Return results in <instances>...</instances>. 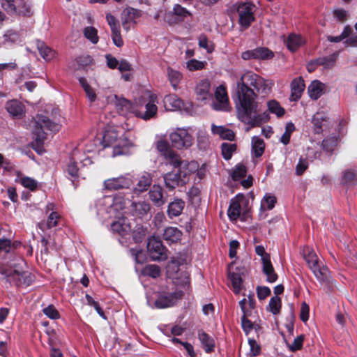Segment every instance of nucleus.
I'll return each instance as SVG.
<instances>
[{"label": "nucleus", "instance_id": "a878e982", "mask_svg": "<svg viewBox=\"0 0 357 357\" xmlns=\"http://www.w3.org/2000/svg\"><path fill=\"white\" fill-rule=\"evenodd\" d=\"M36 43L40 55L45 61H50L55 57V51L48 47L43 41L36 40Z\"/></svg>", "mask_w": 357, "mask_h": 357}, {"label": "nucleus", "instance_id": "f257e3e1", "mask_svg": "<svg viewBox=\"0 0 357 357\" xmlns=\"http://www.w3.org/2000/svg\"><path fill=\"white\" fill-rule=\"evenodd\" d=\"M236 86L235 105L256 99L257 95L250 86H252L257 92L263 93L266 91L267 84L264 78L252 71H248L241 75Z\"/></svg>", "mask_w": 357, "mask_h": 357}, {"label": "nucleus", "instance_id": "b1692460", "mask_svg": "<svg viewBox=\"0 0 357 357\" xmlns=\"http://www.w3.org/2000/svg\"><path fill=\"white\" fill-rule=\"evenodd\" d=\"M165 107L168 110H178L183 107V100L175 94H169L164 98Z\"/></svg>", "mask_w": 357, "mask_h": 357}, {"label": "nucleus", "instance_id": "603ef678", "mask_svg": "<svg viewBox=\"0 0 357 357\" xmlns=\"http://www.w3.org/2000/svg\"><path fill=\"white\" fill-rule=\"evenodd\" d=\"M158 151L165 157L173 150L170 148L169 143L165 140H160L156 144Z\"/></svg>", "mask_w": 357, "mask_h": 357}, {"label": "nucleus", "instance_id": "f3484780", "mask_svg": "<svg viewBox=\"0 0 357 357\" xmlns=\"http://www.w3.org/2000/svg\"><path fill=\"white\" fill-rule=\"evenodd\" d=\"M216 102L213 104L215 110L227 111L229 108V99L226 89L220 85L215 92Z\"/></svg>", "mask_w": 357, "mask_h": 357}, {"label": "nucleus", "instance_id": "1a4fd4ad", "mask_svg": "<svg viewBox=\"0 0 357 357\" xmlns=\"http://www.w3.org/2000/svg\"><path fill=\"white\" fill-rule=\"evenodd\" d=\"M193 172L179 168L178 171L165 174L163 176L165 186L169 190H174L177 186L183 185L188 181L189 175Z\"/></svg>", "mask_w": 357, "mask_h": 357}, {"label": "nucleus", "instance_id": "69168bd1", "mask_svg": "<svg viewBox=\"0 0 357 357\" xmlns=\"http://www.w3.org/2000/svg\"><path fill=\"white\" fill-rule=\"evenodd\" d=\"M106 20L110 26L111 31L120 29L119 21L110 13L107 14Z\"/></svg>", "mask_w": 357, "mask_h": 357}, {"label": "nucleus", "instance_id": "7ed1b4c3", "mask_svg": "<svg viewBox=\"0 0 357 357\" xmlns=\"http://www.w3.org/2000/svg\"><path fill=\"white\" fill-rule=\"evenodd\" d=\"M150 98L151 100L146 105L145 112L138 110L136 105L132 104L128 100L124 98H119L117 96H114V105L116 109L121 115L127 116L130 114H134L137 117L144 120H149L156 114L158 110V107L154 103L153 96H151Z\"/></svg>", "mask_w": 357, "mask_h": 357}, {"label": "nucleus", "instance_id": "c9c22d12", "mask_svg": "<svg viewBox=\"0 0 357 357\" xmlns=\"http://www.w3.org/2000/svg\"><path fill=\"white\" fill-rule=\"evenodd\" d=\"M287 46L291 51H296L303 43L302 38L296 34H290L287 40Z\"/></svg>", "mask_w": 357, "mask_h": 357}, {"label": "nucleus", "instance_id": "2eb2a0df", "mask_svg": "<svg viewBox=\"0 0 357 357\" xmlns=\"http://www.w3.org/2000/svg\"><path fill=\"white\" fill-rule=\"evenodd\" d=\"M5 109L13 119H21L25 115V105L19 100L12 99L5 104Z\"/></svg>", "mask_w": 357, "mask_h": 357}, {"label": "nucleus", "instance_id": "09e8293b", "mask_svg": "<svg viewBox=\"0 0 357 357\" xmlns=\"http://www.w3.org/2000/svg\"><path fill=\"white\" fill-rule=\"evenodd\" d=\"M273 314H278L281 308V299L278 296L272 297L269 301L268 307Z\"/></svg>", "mask_w": 357, "mask_h": 357}, {"label": "nucleus", "instance_id": "e2e57ef3", "mask_svg": "<svg viewBox=\"0 0 357 357\" xmlns=\"http://www.w3.org/2000/svg\"><path fill=\"white\" fill-rule=\"evenodd\" d=\"M308 167V162L307 160L302 158H300L298 164L296 166V174L298 176L302 175Z\"/></svg>", "mask_w": 357, "mask_h": 357}, {"label": "nucleus", "instance_id": "de8ad7c7", "mask_svg": "<svg viewBox=\"0 0 357 357\" xmlns=\"http://www.w3.org/2000/svg\"><path fill=\"white\" fill-rule=\"evenodd\" d=\"M221 147L222 154L225 160H229L236 149V144L228 143H222Z\"/></svg>", "mask_w": 357, "mask_h": 357}, {"label": "nucleus", "instance_id": "4c0bfd02", "mask_svg": "<svg viewBox=\"0 0 357 357\" xmlns=\"http://www.w3.org/2000/svg\"><path fill=\"white\" fill-rule=\"evenodd\" d=\"M167 75L172 87L176 90L177 89L178 84L180 83L183 78L182 74L177 70H175L171 68H168Z\"/></svg>", "mask_w": 357, "mask_h": 357}, {"label": "nucleus", "instance_id": "c03bdc74", "mask_svg": "<svg viewBox=\"0 0 357 357\" xmlns=\"http://www.w3.org/2000/svg\"><path fill=\"white\" fill-rule=\"evenodd\" d=\"M84 35L85 38L89 40L93 44L98 42V31L93 26H87L84 29Z\"/></svg>", "mask_w": 357, "mask_h": 357}, {"label": "nucleus", "instance_id": "6ab92c4d", "mask_svg": "<svg viewBox=\"0 0 357 357\" xmlns=\"http://www.w3.org/2000/svg\"><path fill=\"white\" fill-rule=\"evenodd\" d=\"M116 218L117 220L112 223L111 229L122 236L129 234L131 231V225L128 220L123 215H117Z\"/></svg>", "mask_w": 357, "mask_h": 357}, {"label": "nucleus", "instance_id": "49530a36", "mask_svg": "<svg viewBox=\"0 0 357 357\" xmlns=\"http://www.w3.org/2000/svg\"><path fill=\"white\" fill-rule=\"evenodd\" d=\"M275 202V197L266 194L261 202V208L271 210L274 208Z\"/></svg>", "mask_w": 357, "mask_h": 357}, {"label": "nucleus", "instance_id": "052dcab7", "mask_svg": "<svg viewBox=\"0 0 357 357\" xmlns=\"http://www.w3.org/2000/svg\"><path fill=\"white\" fill-rule=\"evenodd\" d=\"M334 18L339 22H343L347 20L348 12L343 8H336L333 11Z\"/></svg>", "mask_w": 357, "mask_h": 357}, {"label": "nucleus", "instance_id": "3c124183", "mask_svg": "<svg viewBox=\"0 0 357 357\" xmlns=\"http://www.w3.org/2000/svg\"><path fill=\"white\" fill-rule=\"evenodd\" d=\"M337 138L335 137H328L322 141V147L328 152L333 151L337 144Z\"/></svg>", "mask_w": 357, "mask_h": 357}, {"label": "nucleus", "instance_id": "bf43d9fd", "mask_svg": "<svg viewBox=\"0 0 357 357\" xmlns=\"http://www.w3.org/2000/svg\"><path fill=\"white\" fill-rule=\"evenodd\" d=\"M78 171L79 169L77 167V163L70 159L67 165L66 172L72 178H76L78 177Z\"/></svg>", "mask_w": 357, "mask_h": 357}, {"label": "nucleus", "instance_id": "20e7f679", "mask_svg": "<svg viewBox=\"0 0 357 357\" xmlns=\"http://www.w3.org/2000/svg\"><path fill=\"white\" fill-rule=\"evenodd\" d=\"M126 205V200L121 195L114 197H105L98 201L97 204V214L103 216L104 212L108 214V218H116L121 215V211Z\"/></svg>", "mask_w": 357, "mask_h": 357}, {"label": "nucleus", "instance_id": "864d4df0", "mask_svg": "<svg viewBox=\"0 0 357 357\" xmlns=\"http://www.w3.org/2000/svg\"><path fill=\"white\" fill-rule=\"evenodd\" d=\"M43 312L51 319H59L60 314L53 305H49L43 310Z\"/></svg>", "mask_w": 357, "mask_h": 357}, {"label": "nucleus", "instance_id": "393cba45", "mask_svg": "<svg viewBox=\"0 0 357 357\" xmlns=\"http://www.w3.org/2000/svg\"><path fill=\"white\" fill-rule=\"evenodd\" d=\"M198 338L206 353L208 354L213 351L215 348V340L213 337L204 331H200L198 333Z\"/></svg>", "mask_w": 357, "mask_h": 357}, {"label": "nucleus", "instance_id": "37998d69", "mask_svg": "<svg viewBox=\"0 0 357 357\" xmlns=\"http://www.w3.org/2000/svg\"><path fill=\"white\" fill-rule=\"evenodd\" d=\"M199 46L206 50L207 52L211 53L214 50V45L213 42L208 40L205 34H201L198 38Z\"/></svg>", "mask_w": 357, "mask_h": 357}, {"label": "nucleus", "instance_id": "0e129e2a", "mask_svg": "<svg viewBox=\"0 0 357 357\" xmlns=\"http://www.w3.org/2000/svg\"><path fill=\"white\" fill-rule=\"evenodd\" d=\"M271 289L268 287L258 286L257 287V297L259 300H264L271 295Z\"/></svg>", "mask_w": 357, "mask_h": 357}, {"label": "nucleus", "instance_id": "7c9ffc66", "mask_svg": "<svg viewBox=\"0 0 357 357\" xmlns=\"http://www.w3.org/2000/svg\"><path fill=\"white\" fill-rule=\"evenodd\" d=\"M32 13V3L29 0H20L18 1L15 14L31 16Z\"/></svg>", "mask_w": 357, "mask_h": 357}, {"label": "nucleus", "instance_id": "f03ea898", "mask_svg": "<svg viewBox=\"0 0 357 357\" xmlns=\"http://www.w3.org/2000/svg\"><path fill=\"white\" fill-rule=\"evenodd\" d=\"M238 119L252 127L259 126L268 121L269 115L266 112L259 113V103L256 99L243 103L236 104Z\"/></svg>", "mask_w": 357, "mask_h": 357}, {"label": "nucleus", "instance_id": "58836bf2", "mask_svg": "<svg viewBox=\"0 0 357 357\" xmlns=\"http://www.w3.org/2000/svg\"><path fill=\"white\" fill-rule=\"evenodd\" d=\"M143 275L149 276L152 278H157L160 275V269L155 264H150L144 266L142 270Z\"/></svg>", "mask_w": 357, "mask_h": 357}, {"label": "nucleus", "instance_id": "79ce46f5", "mask_svg": "<svg viewBox=\"0 0 357 357\" xmlns=\"http://www.w3.org/2000/svg\"><path fill=\"white\" fill-rule=\"evenodd\" d=\"M118 135L114 130H107L102 137L103 146L108 147L112 146L117 139Z\"/></svg>", "mask_w": 357, "mask_h": 357}, {"label": "nucleus", "instance_id": "72a5a7b5", "mask_svg": "<svg viewBox=\"0 0 357 357\" xmlns=\"http://www.w3.org/2000/svg\"><path fill=\"white\" fill-rule=\"evenodd\" d=\"M337 56V53H333L328 56L319 57L315 59V63L317 65L323 66L324 68L330 69L335 66Z\"/></svg>", "mask_w": 357, "mask_h": 357}, {"label": "nucleus", "instance_id": "473e14b6", "mask_svg": "<svg viewBox=\"0 0 357 357\" xmlns=\"http://www.w3.org/2000/svg\"><path fill=\"white\" fill-rule=\"evenodd\" d=\"M264 149L265 143L262 139L257 136L252 138V152L255 157H261L264 152Z\"/></svg>", "mask_w": 357, "mask_h": 357}, {"label": "nucleus", "instance_id": "8fccbe9b", "mask_svg": "<svg viewBox=\"0 0 357 357\" xmlns=\"http://www.w3.org/2000/svg\"><path fill=\"white\" fill-rule=\"evenodd\" d=\"M19 181L24 188L32 191L36 190L38 185V183L35 179L28 176L20 177Z\"/></svg>", "mask_w": 357, "mask_h": 357}, {"label": "nucleus", "instance_id": "f704fd0d", "mask_svg": "<svg viewBox=\"0 0 357 357\" xmlns=\"http://www.w3.org/2000/svg\"><path fill=\"white\" fill-rule=\"evenodd\" d=\"M254 59L255 60H266L272 59L274 54L267 47H257L253 50Z\"/></svg>", "mask_w": 357, "mask_h": 357}, {"label": "nucleus", "instance_id": "dca6fc26", "mask_svg": "<svg viewBox=\"0 0 357 357\" xmlns=\"http://www.w3.org/2000/svg\"><path fill=\"white\" fill-rule=\"evenodd\" d=\"M150 200L157 207L162 206L167 202V193L159 185H153L149 192Z\"/></svg>", "mask_w": 357, "mask_h": 357}, {"label": "nucleus", "instance_id": "680f3d73", "mask_svg": "<svg viewBox=\"0 0 357 357\" xmlns=\"http://www.w3.org/2000/svg\"><path fill=\"white\" fill-rule=\"evenodd\" d=\"M123 15L126 16L125 20L132 22L139 16V10L132 8H128L123 10Z\"/></svg>", "mask_w": 357, "mask_h": 357}, {"label": "nucleus", "instance_id": "6e6d98bb", "mask_svg": "<svg viewBox=\"0 0 357 357\" xmlns=\"http://www.w3.org/2000/svg\"><path fill=\"white\" fill-rule=\"evenodd\" d=\"M303 341H304V335H300L298 336H297L292 344H288V347L289 349V350L291 351H296L298 350H300L302 347H303Z\"/></svg>", "mask_w": 357, "mask_h": 357}, {"label": "nucleus", "instance_id": "ddd939ff", "mask_svg": "<svg viewBox=\"0 0 357 357\" xmlns=\"http://www.w3.org/2000/svg\"><path fill=\"white\" fill-rule=\"evenodd\" d=\"M132 184V180L131 178L126 175L108 178L104 181L105 188L110 191L128 189Z\"/></svg>", "mask_w": 357, "mask_h": 357}, {"label": "nucleus", "instance_id": "e433bc0d", "mask_svg": "<svg viewBox=\"0 0 357 357\" xmlns=\"http://www.w3.org/2000/svg\"><path fill=\"white\" fill-rule=\"evenodd\" d=\"M79 82L84 90L89 100L91 102H94L96 100L95 90L87 83L86 79L83 77L79 78Z\"/></svg>", "mask_w": 357, "mask_h": 357}, {"label": "nucleus", "instance_id": "cd10ccee", "mask_svg": "<svg viewBox=\"0 0 357 357\" xmlns=\"http://www.w3.org/2000/svg\"><path fill=\"white\" fill-rule=\"evenodd\" d=\"M182 236V232L174 227H167L163 232V238L168 243H173L178 242Z\"/></svg>", "mask_w": 357, "mask_h": 357}, {"label": "nucleus", "instance_id": "6e6552de", "mask_svg": "<svg viewBox=\"0 0 357 357\" xmlns=\"http://www.w3.org/2000/svg\"><path fill=\"white\" fill-rule=\"evenodd\" d=\"M255 6L251 2L241 3L237 7L238 24L243 29H247L255 20Z\"/></svg>", "mask_w": 357, "mask_h": 357}, {"label": "nucleus", "instance_id": "412c9836", "mask_svg": "<svg viewBox=\"0 0 357 357\" xmlns=\"http://www.w3.org/2000/svg\"><path fill=\"white\" fill-rule=\"evenodd\" d=\"M185 203L180 198H174L167 206V214L170 219L179 216L184 209Z\"/></svg>", "mask_w": 357, "mask_h": 357}, {"label": "nucleus", "instance_id": "2f4dec72", "mask_svg": "<svg viewBox=\"0 0 357 357\" xmlns=\"http://www.w3.org/2000/svg\"><path fill=\"white\" fill-rule=\"evenodd\" d=\"M327 115L324 112H317L312 116V123L315 133L319 134L322 132L324 122L327 120Z\"/></svg>", "mask_w": 357, "mask_h": 357}, {"label": "nucleus", "instance_id": "5fc2aeb1", "mask_svg": "<svg viewBox=\"0 0 357 357\" xmlns=\"http://www.w3.org/2000/svg\"><path fill=\"white\" fill-rule=\"evenodd\" d=\"M3 43H15L19 42L20 35L17 32L14 31H8L3 36Z\"/></svg>", "mask_w": 357, "mask_h": 357}, {"label": "nucleus", "instance_id": "5701e85b", "mask_svg": "<svg viewBox=\"0 0 357 357\" xmlns=\"http://www.w3.org/2000/svg\"><path fill=\"white\" fill-rule=\"evenodd\" d=\"M152 183V175L149 172H144L139 178L137 183L134 188V192L142 193L147 190Z\"/></svg>", "mask_w": 357, "mask_h": 357}, {"label": "nucleus", "instance_id": "bb28decb", "mask_svg": "<svg viewBox=\"0 0 357 357\" xmlns=\"http://www.w3.org/2000/svg\"><path fill=\"white\" fill-rule=\"evenodd\" d=\"M211 131L213 134L218 135L222 139L232 141L235 137L234 132L225 126H218L212 124Z\"/></svg>", "mask_w": 357, "mask_h": 357}, {"label": "nucleus", "instance_id": "9d476101", "mask_svg": "<svg viewBox=\"0 0 357 357\" xmlns=\"http://www.w3.org/2000/svg\"><path fill=\"white\" fill-rule=\"evenodd\" d=\"M147 251L150 258L153 261H164L167 259V250L162 241L155 236L149 238Z\"/></svg>", "mask_w": 357, "mask_h": 357}, {"label": "nucleus", "instance_id": "a18cd8bd", "mask_svg": "<svg viewBox=\"0 0 357 357\" xmlns=\"http://www.w3.org/2000/svg\"><path fill=\"white\" fill-rule=\"evenodd\" d=\"M268 108L270 112L276 114L278 117H281L284 114V109L276 100H271L268 102Z\"/></svg>", "mask_w": 357, "mask_h": 357}, {"label": "nucleus", "instance_id": "4d7b16f0", "mask_svg": "<svg viewBox=\"0 0 357 357\" xmlns=\"http://www.w3.org/2000/svg\"><path fill=\"white\" fill-rule=\"evenodd\" d=\"M172 12L174 15L182 19L191 15L190 13L187 9L181 6L180 4H175L173 7Z\"/></svg>", "mask_w": 357, "mask_h": 357}, {"label": "nucleus", "instance_id": "39448f33", "mask_svg": "<svg viewBox=\"0 0 357 357\" xmlns=\"http://www.w3.org/2000/svg\"><path fill=\"white\" fill-rule=\"evenodd\" d=\"M30 126H31L35 141L38 145H42L46 138L45 130L56 132L60 128L59 124L52 121L49 118L42 114L37 115Z\"/></svg>", "mask_w": 357, "mask_h": 357}, {"label": "nucleus", "instance_id": "13d9d810", "mask_svg": "<svg viewBox=\"0 0 357 357\" xmlns=\"http://www.w3.org/2000/svg\"><path fill=\"white\" fill-rule=\"evenodd\" d=\"M205 62L200 61L196 59H191L186 63L187 68L190 70H199L204 68Z\"/></svg>", "mask_w": 357, "mask_h": 357}, {"label": "nucleus", "instance_id": "a19ab883", "mask_svg": "<svg viewBox=\"0 0 357 357\" xmlns=\"http://www.w3.org/2000/svg\"><path fill=\"white\" fill-rule=\"evenodd\" d=\"M132 206L135 213L139 215L146 214L151 208L149 204L146 202H133Z\"/></svg>", "mask_w": 357, "mask_h": 357}, {"label": "nucleus", "instance_id": "0eeeda50", "mask_svg": "<svg viewBox=\"0 0 357 357\" xmlns=\"http://www.w3.org/2000/svg\"><path fill=\"white\" fill-rule=\"evenodd\" d=\"M26 263L21 257H17L10 262V267L13 276V282L17 286H29L33 281V276L29 272L24 271Z\"/></svg>", "mask_w": 357, "mask_h": 357}, {"label": "nucleus", "instance_id": "f8f14e48", "mask_svg": "<svg viewBox=\"0 0 357 357\" xmlns=\"http://www.w3.org/2000/svg\"><path fill=\"white\" fill-rule=\"evenodd\" d=\"M169 138L172 146L177 149H188L193 143L192 136L185 129H177L172 132Z\"/></svg>", "mask_w": 357, "mask_h": 357}, {"label": "nucleus", "instance_id": "ea45409f", "mask_svg": "<svg viewBox=\"0 0 357 357\" xmlns=\"http://www.w3.org/2000/svg\"><path fill=\"white\" fill-rule=\"evenodd\" d=\"M229 276L234 287V292L236 294L239 293L241 290L243 282L241 274L235 272H229Z\"/></svg>", "mask_w": 357, "mask_h": 357}, {"label": "nucleus", "instance_id": "4be33fe9", "mask_svg": "<svg viewBox=\"0 0 357 357\" xmlns=\"http://www.w3.org/2000/svg\"><path fill=\"white\" fill-rule=\"evenodd\" d=\"M305 89L304 80L301 77L292 80L291 83V98L292 101L298 100Z\"/></svg>", "mask_w": 357, "mask_h": 357}, {"label": "nucleus", "instance_id": "9b49d317", "mask_svg": "<svg viewBox=\"0 0 357 357\" xmlns=\"http://www.w3.org/2000/svg\"><path fill=\"white\" fill-rule=\"evenodd\" d=\"M182 296L181 291H161L155 301L154 305L158 309L170 307L174 305Z\"/></svg>", "mask_w": 357, "mask_h": 357}, {"label": "nucleus", "instance_id": "c756f323", "mask_svg": "<svg viewBox=\"0 0 357 357\" xmlns=\"http://www.w3.org/2000/svg\"><path fill=\"white\" fill-rule=\"evenodd\" d=\"M262 265V271L266 276V281L270 283L275 282L278 280V275L275 272L271 259H264Z\"/></svg>", "mask_w": 357, "mask_h": 357}, {"label": "nucleus", "instance_id": "774afa93", "mask_svg": "<svg viewBox=\"0 0 357 357\" xmlns=\"http://www.w3.org/2000/svg\"><path fill=\"white\" fill-rule=\"evenodd\" d=\"M245 314L241 317V326L246 334L249 333L253 328L252 322L247 318Z\"/></svg>", "mask_w": 357, "mask_h": 357}, {"label": "nucleus", "instance_id": "c85d7f7f", "mask_svg": "<svg viewBox=\"0 0 357 357\" xmlns=\"http://www.w3.org/2000/svg\"><path fill=\"white\" fill-rule=\"evenodd\" d=\"M324 84L319 80H314L307 88L310 97L313 100H317L323 93Z\"/></svg>", "mask_w": 357, "mask_h": 357}, {"label": "nucleus", "instance_id": "a211bd4d", "mask_svg": "<svg viewBox=\"0 0 357 357\" xmlns=\"http://www.w3.org/2000/svg\"><path fill=\"white\" fill-rule=\"evenodd\" d=\"M244 202V197L241 195H236L235 198L231 200L230 205L227 210V215L231 220L235 221L240 217L241 204H243Z\"/></svg>", "mask_w": 357, "mask_h": 357}, {"label": "nucleus", "instance_id": "4468645a", "mask_svg": "<svg viewBox=\"0 0 357 357\" xmlns=\"http://www.w3.org/2000/svg\"><path fill=\"white\" fill-rule=\"evenodd\" d=\"M169 164L174 167L181 168V169H187L190 172H195L198 168V164L195 161L186 162L181 161L179 155L172 151L167 155L164 157Z\"/></svg>", "mask_w": 357, "mask_h": 357}, {"label": "nucleus", "instance_id": "aec40b11", "mask_svg": "<svg viewBox=\"0 0 357 357\" xmlns=\"http://www.w3.org/2000/svg\"><path fill=\"white\" fill-rule=\"evenodd\" d=\"M210 90V82L207 79L200 80L195 87L197 98L200 100H206L210 98L211 97Z\"/></svg>", "mask_w": 357, "mask_h": 357}, {"label": "nucleus", "instance_id": "338daca9", "mask_svg": "<svg viewBox=\"0 0 357 357\" xmlns=\"http://www.w3.org/2000/svg\"><path fill=\"white\" fill-rule=\"evenodd\" d=\"M246 174V168L244 165H238L233 172L232 177L234 180L244 177Z\"/></svg>", "mask_w": 357, "mask_h": 357}, {"label": "nucleus", "instance_id": "423d86ee", "mask_svg": "<svg viewBox=\"0 0 357 357\" xmlns=\"http://www.w3.org/2000/svg\"><path fill=\"white\" fill-rule=\"evenodd\" d=\"M303 258L316 278L321 283L329 282L330 273L326 266L319 261L317 254L309 248L303 250Z\"/></svg>", "mask_w": 357, "mask_h": 357}]
</instances>
